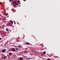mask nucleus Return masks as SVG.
Instances as JSON below:
<instances>
[{"instance_id":"f257e3e1","label":"nucleus","mask_w":60,"mask_h":60,"mask_svg":"<svg viewBox=\"0 0 60 60\" xmlns=\"http://www.w3.org/2000/svg\"><path fill=\"white\" fill-rule=\"evenodd\" d=\"M6 51V49H4L2 50V51L3 53H4V52H5Z\"/></svg>"},{"instance_id":"f03ea898","label":"nucleus","mask_w":60,"mask_h":60,"mask_svg":"<svg viewBox=\"0 0 60 60\" xmlns=\"http://www.w3.org/2000/svg\"><path fill=\"white\" fill-rule=\"evenodd\" d=\"M12 51H15V49L14 48H13L11 49Z\"/></svg>"},{"instance_id":"7ed1b4c3","label":"nucleus","mask_w":60,"mask_h":60,"mask_svg":"<svg viewBox=\"0 0 60 60\" xmlns=\"http://www.w3.org/2000/svg\"><path fill=\"white\" fill-rule=\"evenodd\" d=\"M23 59V58L22 57H20L19 58V60H22Z\"/></svg>"},{"instance_id":"20e7f679","label":"nucleus","mask_w":60,"mask_h":60,"mask_svg":"<svg viewBox=\"0 0 60 60\" xmlns=\"http://www.w3.org/2000/svg\"><path fill=\"white\" fill-rule=\"evenodd\" d=\"M13 4H15V3H17V2L15 1H13Z\"/></svg>"},{"instance_id":"39448f33","label":"nucleus","mask_w":60,"mask_h":60,"mask_svg":"<svg viewBox=\"0 0 60 60\" xmlns=\"http://www.w3.org/2000/svg\"><path fill=\"white\" fill-rule=\"evenodd\" d=\"M3 20H6V19L4 18H3Z\"/></svg>"},{"instance_id":"423d86ee","label":"nucleus","mask_w":60,"mask_h":60,"mask_svg":"<svg viewBox=\"0 0 60 60\" xmlns=\"http://www.w3.org/2000/svg\"><path fill=\"white\" fill-rule=\"evenodd\" d=\"M31 51H32V52H34V49H31Z\"/></svg>"},{"instance_id":"0eeeda50","label":"nucleus","mask_w":60,"mask_h":60,"mask_svg":"<svg viewBox=\"0 0 60 60\" xmlns=\"http://www.w3.org/2000/svg\"><path fill=\"white\" fill-rule=\"evenodd\" d=\"M28 52L27 51H25L24 52L25 53H28Z\"/></svg>"},{"instance_id":"6e6552de","label":"nucleus","mask_w":60,"mask_h":60,"mask_svg":"<svg viewBox=\"0 0 60 60\" xmlns=\"http://www.w3.org/2000/svg\"><path fill=\"white\" fill-rule=\"evenodd\" d=\"M9 54L10 56H11V54H12V53H9Z\"/></svg>"},{"instance_id":"1a4fd4ad","label":"nucleus","mask_w":60,"mask_h":60,"mask_svg":"<svg viewBox=\"0 0 60 60\" xmlns=\"http://www.w3.org/2000/svg\"><path fill=\"white\" fill-rule=\"evenodd\" d=\"M26 44H27V45H29V43L28 42H26Z\"/></svg>"},{"instance_id":"9d476101","label":"nucleus","mask_w":60,"mask_h":60,"mask_svg":"<svg viewBox=\"0 0 60 60\" xmlns=\"http://www.w3.org/2000/svg\"><path fill=\"white\" fill-rule=\"evenodd\" d=\"M6 57H7L6 56H5L4 57V59H6Z\"/></svg>"},{"instance_id":"9b49d317","label":"nucleus","mask_w":60,"mask_h":60,"mask_svg":"<svg viewBox=\"0 0 60 60\" xmlns=\"http://www.w3.org/2000/svg\"><path fill=\"white\" fill-rule=\"evenodd\" d=\"M15 4H16V5H18V4H19L17 3H17H15Z\"/></svg>"},{"instance_id":"f8f14e48","label":"nucleus","mask_w":60,"mask_h":60,"mask_svg":"<svg viewBox=\"0 0 60 60\" xmlns=\"http://www.w3.org/2000/svg\"><path fill=\"white\" fill-rule=\"evenodd\" d=\"M43 54H46V52H43Z\"/></svg>"},{"instance_id":"ddd939ff","label":"nucleus","mask_w":60,"mask_h":60,"mask_svg":"<svg viewBox=\"0 0 60 60\" xmlns=\"http://www.w3.org/2000/svg\"><path fill=\"white\" fill-rule=\"evenodd\" d=\"M17 2L18 3H19L20 2V1H19V0H18Z\"/></svg>"},{"instance_id":"4468645a","label":"nucleus","mask_w":60,"mask_h":60,"mask_svg":"<svg viewBox=\"0 0 60 60\" xmlns=\"http://www.w3.org/2000/svg\"><path fill=\"white\" fill-rule=\"evenodd\" d=\"M11 25V26H12V24H11H11L10 23H9V24H8V25Z\"/></svg>"},{"instance_id":"2eb2a0df","label":"nucleus","mask_w":60,"mask_h":60,"mask_svg":"<svg viewBox=\"0 0 60 60\" xmlns=\"http://www.w3.org/2000/svg\"><path fill=\"white\" fill-rule=\"evenodd\" d=\"M13 6H16V5H15V4H14Z\"/></svg>"},{"instance_id":"dca6fc26","label":"nucleus","mask_w":60,"mask_h":60,"mask_svg":"<svg viewBox=\"0 0 60 60\" xmlns=\"http://www.w3.org/2000/svg\"><path fill=\"white\" fill-rule=\"evenodd\" d=\"M21 47V45H20L19 46H18L19 48H20Z\"/></svg>"},{"instance_id":"f3484780","label":"nucleus","mask_w":60,"mask_h":60,"mask_svg":"<svg viewBox=\"0 0 60 60\" xmlns=\"http://www.w3.org/2000/svg\"><path fill=\"white\" fill-rule=\"evenodd\" d=\"M8 15V14L7 13H6L5 14V15L6 16V15Z\"/></svg>"},{"instance_id":"a211bd4d","label":"nucleus","mask_w":60,"mask_h":60,"mask_svg":"<svg viewBox=\"0 0 60 60\" xmlns=\"http://www.w3.org/2000/svg\"><path fill=\"white\" fill-rule=\"evenodd\" d=\"M14 22L15 24H16V22L14 21H13Z\"/></svg>"},{"instance_id":"6ab92c4d","label":"nucleus","mask_w":60,"mask_h":60,"mask_svg":"<svg viewBox=\"0 0 60 60\" xmlns=\"http://www.w3.org/2000/svg\"><path fill=\"white\" fill-rule=\"evenodd\" d=\"M18 49H19V48H15V49H16V50H18Z\"/></svg>"},{"instance_id":"aec40b11","label":"nucleus","mask_w":60,"mask_h":60,"mask_svg":"<svg viewBox=\"0 0 60 60\" xmlns=\"http://www.w3.org/2000/svg\"><path fill=\"white\" fill-rule=\"evenodd\" d=\"M24 57H25V58H26V56H24Z\"/></svg>"},{"instance_id":"412c9836","label":"nucleus","mask_w":60,"mask_h":60,"mask_svg":"<svg viewBox=\"0 0 60 60\" xmlns=\"http://www.w3.org/2000/svg\"><path fill=\"white\" fill-rule=\"evenodd\" d=\"M47 60H51V59L49 58Z\"/></svg>"},{"instance_id":"4be33fe9","label":"nucleus","mask_w":60,"mask_h":60,"mask_svg":"<svg viewBox=\"0 0 60 60\" xmlns=\"http://www.w3.org/2000/svg\"><path fill=\"white\" fill-rule=\"evenodd\" d=\"M6 30V31H9V30H8V29H7Z\"/></svg>"},{"instance_id":"5701e85b","label":"nucleus","mask_w":60,"mask_h":60,"mask_svg":"<svg viewBox=\"0 0 60 60\" xmlns=\"http://www.w3.org/2000/svg\"><path fill=\"white\" fill-rule=\"evenodd\" d=\"M11 23L12 24H13V22H11Z\"/></svg>"},{"instance_id":"b1692460","label":"nucleus","mask_w":60,"mask_h":60,"mask_svg":"<svg viewBox=\"0 0 60 60\" xmlns=\"http://www.w3.org/2000/svg\"><path fill=\"white\" fill-rule=\"evenodd\" d=\"M27 60H30V59L29 58L27 59Z\"/></svg>"},{"instance_id":"393cba45","label":"nucleus","mask_w":60,"mask_h":60,"mask_svg":"<svg viewBox=\"0 0 60 60\" xmlns=\"http://www.w3.org/2000/svg\"><path fill=\"white\" fill-rule=\"evenodd\" d=\"M10 1H13L14 0H10Z\"/></svg>"},{"instance_id":"a878e982","label":"nucleus","mask_w":60,"mask_h":60,"mask_svg":"<svg viewBox=\"0 0 60 60\" xmlns=\"http://www.w3.org/2000/svg\"><path fill=\"white\" fill-rule=\"evenodd\" d=\"M2 27H3V28H4V26H2Z\"/></svg>"},{"instance_id":"bb28decb","label":"nucleus","mask_w":60,"mask_h":60,"mask_svg":"<svg viewBox=\"0 0 60 60\" xmlns=\"http://www.w3.org/2000/svg\"><path fill=\"white\" fill-rule=\"evenodd\" d=\"M24 1H26V0H23Z\"/></svg>"},{"instance_id":"cd10ccee","label":"nucleus","mask_w":60,"mask_h":60,"mask_svg":"<svg viewBox=\"0 0 60 60\" xmlns=\"http://www.w3.org/2000/svg\"><path fill=\"white\" fill-rule=\"evenodd\" d=\"M20 6H21L20 5H19V7H20Z\"/></svg>"},{"instance_id":"c85d7f7f","label":"nucleus","mask_w":60,"mask_h":60,"mask_svg":"<svg viewBox=\"0 0 60 60\" xmlns=\"http://www.w3.org/2000/svg\"><path fill=\"white\" fill-rule=\"evenodd\" d=\"M1 38H0V40H1Z\"/></svg>"},{"instance_id":"c756f323","label":"nucleus","mask_w":60,"mask_h":60,"mask_svg":"<svg viewBox=\"0 0 60 60\" xmlns=\"http://www.w3.org/2000/svg\"><path fill=\"white\" fill-rule=\"evenodd\" d=\"M11 43V42H10V43Z\"/></svg>"}]
</instances>
